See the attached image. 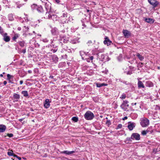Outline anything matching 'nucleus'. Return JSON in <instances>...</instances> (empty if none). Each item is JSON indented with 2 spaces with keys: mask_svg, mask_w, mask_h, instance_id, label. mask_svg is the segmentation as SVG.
<instances>
[{
  "mask_svg": "<svg viewBox=\"0 0 160 160\" xmlns=\"http://www.w3.org/2000/svg\"><path fill=\"white\" fill-rule=\"evenodd\" d=\"M23 81L22 80H21L20 81V84H22L23 83Z\"/></svg>",
  "mask_w": 160,
  "mask_h": 160,
  "instance_id": "43",
  "label": "nucleus"
},
{
  "mask_svg": "<svg viewBox=\"0 0 160 160\" xmlns=\"http://www.w3.org/2000/svg\"><path fill=\"white\" fill-rule=\"evenodd\" d=\"M55 1H56V2L57 3H59V2H60V1L59 0H55Z\"/></svg>",
  "mask_w": 160,
  "mask_h": 160,
  "instance_id": "41",
  "label": "nucleus"
},
{
  "mask_svg": "<svg viewBox=\"0 0 160 160\" xmlns=\"http://www.w3.org/2000/svg\"><path fill=\"white\" fill-rule=\"evenodd\" d=\"M23 120V118H21V119H20L19 120V121H20V122H21Z\"/></svg>",
  "mask_w": 160,
  "mask_h": 160,
  "instance_id": "47",
  "label": "nucleus"
},
{
  "mask_svg": "<svg viewBox=\"0 0 160 160\" xmlns=\"http://www.w3.org/2000/svg\"><path fill=\"white\" fill-rule=\"evenodd\" d=\"M0 76L1 77H3V75H2V74H1L0 75Z\"/></svg>",
  "mask_w": 160,
  "mask_h": 160,
  "instance_id": "54",
  "label": "nucleus"
},
{
  "mask_svg": "<svg viewBox=\"0 0 160 160\" xmlns=\"http://www.w3.org/2000/svg\"><path fill=\"white\" fill-rule=\"evenodd\" d=\"M51 19L53 21H57L58 19V17L55 15H52Z\"/></svg>",
  "mask_w": 160,
  "mask_h": 160,
  "instance_id": "20",
  "label": "nucleus"
},
{
  "mask_svg": "<svg viewBox=\"0 0 160 160\" xmlns=\"http://www.w3.org/2000/svg\"><path fill=\"white\" fill-rule=\"evenodd\" d=\"M0 32L1 34L3 35V39L4 41L6 42H9L10 41V39L9 36H8L7 34L6 33L3 34V32L1 31L0 29Z\"/></svg>",
  "mask_w": 160,
  "mask_h": 160,
  "instance_id": "3",
  "label": "nucleus"
},
{
  "mask_svg": "<svg viewBox=\"0 0 160 160\" xmlns=\"http://www.w3.org/2000/svg\"><path fill=\"white\" fill-rule=\"evenodd\" d=\"M143 65V64L142 63H140L138 64V66H140V67H142Z\"/></svg>",
  "mask_w": 160,
  "mask_h": 160,
  "instance_id": "37",
  "label": "nucleus"
},
{
  "mask_svg": "<svg viewBox=\"0 0 160 160\" xmlns=\"http://www.w3.org/2000/svg\"><path fill=\"white\" fill-rule=\"evenodd\" d=\"M43 41L44 42H47L48 41L46 39H43Z\"/></svg>",
  "mask_w": 160,
  "mask_h": 160,
  "instance_id": "39",
  "label": "nucleus"
},
{
  "mask_svg": "<svg viewBox=\"0 0 160 160\" xmlns=\"http://www.w3.org/2000/svg\"><path fill=\"white\" fill-rule=\"evenodd\" d=\"M6 129V127L4 125H0V132H3Z\"/></svg>",
  "mask_w": 160,
  "mask_h": 160,
  "instance_id": "14",
  "label": "nucleus"
},
{
  "mask_svg": "<svg viewBox=\"0 0 160 160\" xmlns=\"http://www.w3.org/2000/svg\"><path fill=\"white\" fill-rule=\"evenodd\" d=\"M50 12H47L45 15V18L48 19H51L52 14Z\"/></svg>",
  "mask_w": 160,
  "mask_h": 160,
  "instance_id": "11",
  "label": "nucleus"
},
{
  "mask_svg": "<svg viewBox=\"0 0 160 160\" xmlns=\"http://www.w3.org/2000/svg\"><path fill=\"white\" fill-rule=\"evenodd\" d=\"M21 93L25 97H27L28 96V92L27 91H23L21 92Z\"/></svg>",
  "mask_w": 160,
  "mask_h": 160,
  "instance_id": "17",
  "label": "nucleus"
},
{
  "mask_svg": "<svg viewBox=\"0 0 160 160\" xmlns=\"http://www.w3.org/2000/svg\"><path fill=\"white\" fill-rule=\"evenodd\" d=\"M92 42L91 41L89 40L87 42V44H88V46H89L91 44H92Z\"/></svg>",
  "mask_w": 160,
  "mask_h": 160,
  "instance_id": "34",
  "label": "nucleus"
},
{
  "mask_svg": "<svg viewBox=\"0 0 160 160\" xmlns=\"http://www.w3.org/2000/svg\"><path fill=\"white\" fill-rule=\"evenodd\" d=\"M14 157H16L17 158H18V157L17 155L15 154H14V155H13V156Z\"/></svg>",
  "mask_w": 160,
  "mask_h": 160,
  "instance_id": "45",
  "label": "nucleus"
},
{
  "mask_svg": "<svg viewBox=\"0 0 160 160\" xmlns=\"http://www.w3.org/2000/svg\"><path fill=\"white\" fill-rule=\"evenodd\" d=\"M19 45L22 47H23L24 46V43L23 42H19Z\"/></svg>",
  "mask_w": 160,
  "mask_h": 160,
  "instance_id": "31",
  "label": "nucleus"
},
{
  "mask_svg": "<svg viewBox=\"0 0 160 160\" xmlns=\"http://www.w3.org/2000/svg\"><path fill=\"white\" fill-rule=\"evenodd\" d=\"M7 154L9 156H13L14 155L13 152L12 150H10V151H8V152Z\"/></svg>",
  "mask_w": 160,
  "mask_h": 160,
  "instance_id": "24",
  "label": "nucleus"
},
{
  "mask_svg": "<svg viewBox=\"0 0 160 160\" xmlns=\"http://www.w3.org/2000/svg\"><path fill=\"white\" fill-rule=\"evenodd\" d=\"M148 133L147 130H143L142 132V134L143 135H146Z\"/></svg>",
  "mask_w": 160,
  "mask_h": 160,
  "instance_id": "29",
  "label": "nucleus"
},
{
  "mask_svg": "<svg viewBox=\"0 0 160 160\" xmlns=\"http://www.w3.org/2000/svg\"><path fill=\"white\" fill-rule=\"evenodd\" d=\"M19 35L18 34H15L13 37L12 38V40L15 41L16 39H17L18 37H19Z\"/></svg>",
  "mask_w": 160,
  "mask_h": 160,
  "instance_id": "23",
  "label": "nucleus"
},
{
  "mask_svg": "<svg viewBox=\"0 0 160 160\" xmlns=\"http://www.w3.org/2000/svg\"><path fill=\"white\" fill-rule=\"evenodd\" d=\"M147 131L148 133L150 132V133H151L153 132V129L152 127H149L147 129Z\"/></svg>",
  "mask_w": 160,
  "mask_h": 160,
  "instance_id": "21",
  "label": "nucleus"
},
{
  "mask_svg": "<svg viewBox=\"0 0 160 160\" xmlns=\"http://www.w3.org/2000/svg\"><path fill=\"white\" fill-rule=\"evenodd\" d=\"M8 136L9 137H12L13 136V134L12 133H9L8 134Z\"/></svg>",
  "mask_w": 160,
  "mask_h": 160,
  "instance_id": "35",
  "label": "nucleus"
},
{
  "mask_svg": "<svg viewBox=\"0 0 160 160\" xmlns=\"http://www.w3.org/2000/svg\"><path fill=\"white\" fill-rule=\"evenodd\" d=\"M137 57L139 60L141 61H142L144 59V57L141 55L139 53H137L136 55Z\"/></svg>",
  "mask_w": 160,
  "mask_h": 160,
  "instance_id": "16",
  "label": "nucleus"
},
{
  "mask_svg": "<svg viewBox=\"0 0 160 160\" xmlns=\"http://www.w3.org/2000/svg\"><path fill=\"white\" fill-rule=\"evenodd\" d=\"M28 72L29 73H31V72H32V71L31 70H28Z\"/></svg>",
  "mask_w": 160,
  "mask_h": 160,
  "instance_id": "51",
  "label": "nucleus"
},
{
  "mask_svg": "<svg viewBox=\"0 0 160 160\" xmlns=\"http://www.w3.org/2000/svg\"><path fill=\"white\" fill-rule=\"evenodd\" d=\"M148 1L150 4L154 7H156L159 4V2L157 0H148Z\"/></svg>",
  "mask_w": 160,
  "mask_h": 160,
  "instance_id": "5",
  "label": "nucleus"
},
{
  "mask_svg": "<svg viewBox=\"0 0 160 160\" xmlns=\"http://www.w3.org/2000/svg\"><path fill=\"white\" fill-rule=\"evenodd\" d=\"M126 98V95L125 94L123 93L121 95V97H120V98L122 99H125Z\"/></svg>",
  "mask_w": 160,
  "mask_h": 160,
  "instance_id": "28",
  "label": "nucleus"
},
{
  "mask_svg": "<svg viewBox=\"0 0 160 160\" xmlns=\"http://www.w3.org/2000/svg\"><path fill=\"white\" fill-rule=\"evenodd\" d=\"M13 96L14 98L16 100V101H18L20 98V95L16 93L14 94Z\"/></svg>",
  "mask_w": 160,
  "mask_h": 160,
  "instance_id": "15",
  "label": "nucleus"
},
{
  "mask_svg": "<svg viewBox=\"0 0 160 160\" xmlns=\"http://www.w3.org/2000/svg\"><path fill=\"white\" fill-rule=\"evenodd\" d=\"M52 51L53 52H55L57 51V50H55V49H53L52 50Z\"/></svg>",
  "mask_w": 160,
  "mask_h": 160,
  "instance_id": "48",
  "label": "nucleus"
},
{
  "mask_svg": "<svg viewBox=\"0 0 160 160\" xmlns=\"http://www.w3.org/2000/svg\"><path fill=\"white\" fill-rule=\"evenodd\" d=\"M93 58V56H91L90 57V58H88L86 59V61L88 62H90V60H92Z\"/></svg>",
  "mask_w": 160,
  "mask_h": 160,
  "instance_id": "25",
  "label": "nucleus"
},
{
  "mask_svg": "<svg viewBox=\"0 0 160 160\" xmlns=\"http://www.w3.org/2000/svg\"><path fill=\"white\" fill-rule=\"evenodd\" d=\"M27 28L28 29H29V28H28V27H27Z\"/></svg>",
  "mask_w": 160,
  "mask_h": 160,
  "instance_id": "56",
  "label": "nucleus"
},
{
  "mask_svg": "<svg viewBox=\"0 0 160 160\" xmlns=\"http://www.w3.org/2000/svg\"><path fill=\"white\" fill-rule=\"evenodd\" d=\"M87 12H88L89 11V10H87Z\"/></svg>",
  "mask_w": 160,
  "mask_h": 160,
  "instance_id": "55",
  "label": "nucleus"
},
{
  "mask_svg": "<svg viewBox=\"0 0 160 160\" xmlns=\"http://www.w3.org/2000/svg\"><path fill=\"white\" fill-rule=\"evenodd\" d=\"M75 152L74 151H64L62 152V153H64L67 155H70L73 154Z\"/></svg>",
  "mask_w": 160,
  "mask_h": 160,
  "instance_id": "13",
  "label": "nucleus"
},
{
  "mask_svg": "<svg viewBox=\"0 0 160 160\" xmlns=\"http://www.w3.org/2000/svg\"><path fill=\"white\" fill-rule=\"evenodd\" d=\"M122 127V125L121 124H119L117 127V129H119V128H121Z\"/></svg>",
  "mask_w": 160,
  "mask_h": 160,
  "instance_id": "33",
  "label": "nucleus"
},
{
  "mask_svg": "<svg viewBox=\"0 0 160 160\" xmlns=\"http://www.w3.org/2000/svg\"><path fill=\"white\" fill-rule=\"evenodd\" d=\"M22 52L23 53H25L26 52V50H23V51H22Z\"/></svg>",
  "mask_w": 160,
  "mask_h": 160,
  "instance_id": "50",
  "label": "nucleus"
},
{
  "mask_svg": "<svg viewBox=\"0 0 160 160\" xmlns=\"http://www.w3.org/2000/svg\"><path fill=\"white\" fill-rule=\"evenodd\" d=\"M7 76L8 77V79H9L11 78V76L9 74H8L7 75Z\"/></svg>",
  "mask_w": 160,
  "mask_h": 160,
  "instance_id": "36",
  "label": "nucleus"
},
{
  "mask_svg": "<svg viewBox=\"0 0 160 160\" xmlns=\"http://www.w3.org/2000/svg\"><path fill=\"white\" fill-rule=\"evenodd\" d=\"M127 74H131V72H127Z\"/></svg>",
  "mask_w": 160,
  "mask_h": 160,
  "instance_id": "52",
  "label": "nucleus"
},
{
  "mask_svg": "<svg viewBox=\"0 0 160 160\" xmlns=\"http://www.w3.org/2000/svg\"><path fill=\"white\" fill-rule=\"evenodd\" d=\"M102 87L103 86H107V84H105L104 83H102Z\"/></svg>",
  "mask_w": 160,
  "mask_h": 160,
  "instance_id": "40",
  "label": "nucleus"
},
{
  "mask_svg": "<svg viewBox=\"0 0 160 160\" xmlns=\"http://www.w3.org/2000/svg\"><path fill=\"white\" fill-rule=\"evenodd\" d=\"M106 123L108 126H109L111 124L110 121L109 120H107L106 122Z\"/></svg>",
  "mask_w": 160,
  "mask_h": 160,
  "instance_id": "30",
  "label": "nucleus"
},
{
  "mask_svg": "<svg viewBox=\"0 0 160 160\" xmlns=\"http://www.w3.org/2000/svg\"><path fill=\"white\" fill-rule=\"evenodd\" d=\"M72 120L73 121H74L75 122H77L78 121V119L77 117H73L72 118Z\"/></svg>",
  "mask_w": 160,
  "mask_h": 160,
  "instance_id": "27",
  "label": "nucleus"
},
{
  "mask_svg": "<svg viewBox=\"0 0 160 160\" xmlns=\"http://www.w3.org/2000/svg\"><path fill=\"white\" fill-rule=\"evenodd\" d=\"M140 124L143 127H147L149 124V121L146 118H144L141 119Z\"/></svg>",
  "mask_w": 160,
  "mask_h": 160,
  "instance_id": "1",
  "label": "nucleus"
},
{
  "mask_svg": "<svg viewBox=\"0 0 160 160\" xmlns=\"http://www.w3.org/2000/svg\"><path fill=\"white\" fill-rule=\"evenodd\" d=\"M51 102L48 99H47L45 100V102H44V107L45 108H48L49 107L50 104Z\"/></svg>",
  "mask_w": 160,
  "mask_h": 160,
  "instance_id": "8",
  "label": "nucleus"
},
{
  "mask_svg": "<svg viewBox=\"0 0 160 160\" xmlns=\"http://www.w3.org/2000/svg\"><path fill=\"white\" fill-rule=\"evenodd\" d=\"M8 18L9 20L11 21L13 20L14 19L13 15L12 14H10L8 15Z\"/></svg>",
  "mask_w": 160,
  "mask_h": 160,
  "instance_id": "19",
  "label": "nucleus"
},
{
  "mask_svg": "<svg viewBox=\"0 0 160 160\" xmlns=\"http://www.w3.org/2000/svg\"><path fill=\"white\" fill-rule=\"evenodd\" d=\"M96 85L98 87L100 88L102 87V83H98Z\"/></svg>",
  "mask_w": 160,
  "mask_h": 160,
  "instance_id": "32",
  "label": "nucleus"
},
{
  "mask_svg": "<svg viewBox=\"0 0 160 160\" xmlns=\"http://www.w3.org/2000/svg\"><path fill=\"white\" fill-rule=\"evenodd\" d=\"M5 73V72H3V74H4Z\"/></svg>",
  "mask_w": 160,
  "mask_h": 160,
  "instance_id": "57",
  "label": "nucleus"
},
{
  "mask_svg": "<svg viewBox=\"0 0 160 160\" xmlns=\"http://www.w3.org/2000/svg\"><path fill=\"white\" fill-rule=\"evenodd\" d=\"M105 40L103 42L107 46L110 45L112 42L107 37L105 38Z\"/></svg>",
  "mask_w": 160,
  "mask_h": 160,
  "instance_id": "9",
  "label": "nucleus"
},
{
  "mask_svg": "<svg viewBox=\"0 0 160 160\" xmlns=\"http://www.w3.org/2000/svg\"><path fill=\"white\" fill-rule=\"evenodd\" d=\"M135 126V124L134 122H129L128 123V128L130 131L133 130V128Z\"/></svg>",
  "mask_w": 160,
  "mask_h": 160,
  "instance_id": "7",
  "label": "nucleus"
},
{
  "mask_svg": "<svg viewBox=\"0 0 160 160\" xmlns=\"http://www.w3.org/2000/svg\"><path fill=\"white\" fill-rule=\"evenodd\" d=\"M136 104H137V103H136V102L134 103H132L131 104H132V106H133V105H136Z\"/></svg>",
  "mask_w": 160,
  "mask_h": 160,
  "instance_id": "44",
  "label": "nucleus"
},
{
  "mask_svg": "<svg viewBox=\"0 0 160 160\" xmlns=\"http://www.w3.org/2000/svg\"><path fill=\"white\" fill-rule=\"evenodd\" d=\"M71 42L73 44L76 43H77L78 42H79L78 41V39L77 38L76 40L75 39V40H72Z\"/></svg>",
  "mask_w": 160,
  "mask_h": 160,
  "instance_id": "26",
  "label": "nucleus"
},
{
  "mask_svg": "<svg viewBox=\"0 0 160 160\" xmlns=\"http://www.w3.org/2000/svg\"><path fill=\"white\" fill-rule=\"evenodd\" d=\"M18 30H21V28L20 27H18Z\"/></svg>",
  "mask_w": 160,
  "mask_h": 160,
  "instance_id": "53",
  "label": "nucleus"
},
{
  "mask_svg": "<svg viewBox=\"0 0 160 160\" xmlns=\"http://www.w3.org/2000/svg\"><path fill=\"white\" fill-rule=\"evenodd\" d=\"M18 158L19 160H21V158H20V157H19L18 156V158Z\"/></svg>",
  "mask_w": 160,
  "mask_h": 160,
  "instance_id": "49",
  "label": "nucleus"
},
{
  "mask_svg": "<svg viewBox=\"0 0 160 160\" xmlns=\"http://www.w3.org/2000/svg\"><path fill=\"white\" fill-rule=\"evenodd\" d=\"M144 20L147 22L150 23H152L154 22V20L152 18H145Z\"/></svg>",
  "mask_w": 160,
  "mask_h": 160,
  "instance_id": "12",
  "label": "nucleus"
},
{
  "mask_svg": "<svg viewBox=\"0 0 160 160\" xmlns=\"http://www.w3.org/2000/svg\"><path fill=\"white\" fill-rule=\"evenodd\" d=\"M123 33L124 36L125 37L128 38L130 36L131 33L129 31L127 30H123Z\"/></svg>",
  "mask_w": 160,
  "mask_h": 160,
  "instance_id": "10",
  "label": "nucleus"
},
{
  "mask_svg": "<svg viewBox=\"0 0 160 160\" xmlns=\"http://www.w3.org/2000/svg\"><path fill=\"white\" fill-rule=\"evenodd\" d=\"M84 117L86 120H91L94 118V115L93 113L91 111H88L85 114Z\"/></svg>",
  "mask_w": 160,
  "mask_h": 160,
  "instance_id": "2",
  "label": "nucleus"
},
{
  "mask_svg": "<svg viewBox=\"0 0 160 160\" xmlns=\"http://www.w3.org/2000/svg\"><path fill=\"white\" fill-rule=\"evenodd\" d=\"M138 86L139 88H144L143 84L141 81H139L138 82Z\"/></svg>",
  "mask_w": 160,
  "mask_h": 160,
  "instance_id": "18",
  "label": "nucleus"
},
{
  "mask_svg": "<svg viewBox=\"0 0 160 160\" xmlns=\"http://www.w3.org/2000/svg\"><path fill=\"white\" fill-rule=\"evenodd\" d=\"M123 102L121 105L120 107L122 108L125 111L129 107V104H128V102L126 100L123 101Z\"/></svg>",
  "mask_w": 160,
  "mask_h": 160,
  "instance_id": "4",
  "label": "nucleus"
},
{
  "mask_svg": "<svg viewBox=\"0 0 160 160\" xmlns=\"http://www.w3.org/2000/svg\"><path fill=\"white\" fill-rule=\"evenodd\" d=\"M46 5H47V3H46V4H45V8H46L47 10L48 9H49V8H48L47 7V6H46Z\"/></svg>",
  "mask_w": 160,
  "mask_h": 160,
  "instance_id": "46",
  "label": "nucleus"
},
{
  "mask_svg": "<svg viewBox=\"0 0 160 160\" xmlns=\"http://www.w3.org/2000/svg\"><path fill=\"white\" fill-rule=\"evenodd\" d=\"M131 138L132 139L138 140L140 139V135L137 133H134L132 134Z\"/></svg>",
  "mask_w": 160,
  "mask_h": 160,
  "instance_id": "6",
  "label": "nucleus"
},
{
  "mask_svg": "<svg viewBox=\"0 0 160 160\" xmlns=\"http://www.w3.org/2000/svg\"><path fill=\"white\" fill-rule=\"evenodd\" d=\"M80 53L82 57V58L83 59H84V57L83 56H84V55H86L85 52L83 51H81L80 52Z\"/></svg>",
  "mask_w": 160,
  "mask_h": 160,
  "instance_id": "22",
  "label": "nucleus"
},
{
  "mask_svg": "<svg viewBox=\"0 0 160 160\" xmlns=\"http://www.w3.org/2000/svg\"><path fill=\"white\" fill-rule=\"evenodd\" d=\"M7 83V82L6 81H4L3 82V84H4V85H6Z\"/></svg>",
  "mask_w": 160,
  "mask_h": 160,
  "instance_id": "42",
  "label": "nucleus"
},
{
  "mask_svg": "<svg viewBox=\"0 0 160 160\" xmlns=\"http://www.w3.org/2000/svg\"><path fill=\"white\" fill-rule=\"evenodd\" d=\"M128 118L126 116L124 117V118H122V120H125L127 119Z\"/></svg>",
  "mask_w": 160,
  "mask_h": 160,
  "instance_id": "38",
  "label": "nucleus"
}]
</instances>
